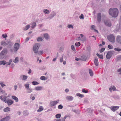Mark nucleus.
Returning <instances> with one entry per match:
<instances>
[{
  "mask_svg": "<svg viewBox=\"0 0 121 121\" xmlns=\"http://www.w3.org/2000/svg\"><path fill=\"white\" fill-rule=\"evenodd\" d=\"M109 14L112 16L114 17H116L118 15V11L117 8L110 9H109Z\"/></svg>",
  "mask_w": 121,
  "mask_h": 121,
  "instance_id": "1",
  "label": "nucleus"
},
{
  "mask_svg": "<svg viewBox=\"0 0 121 121\" xmlns=\"http://www.w3.org/2000/svg\"><path fill=\"white\" fill-rule=\"evenodd\" d=\"M40 45V44L39 43H36L34 45L33 50L35 53H37L38 52L39 48Z\"/></svg>",
  "mask_w": 121,
  "mask_h": 121,
  "instance_id": "2",
  "label": "nucleus"
},
{
  "mask_svg": "<svg viewBox=\"0 0 121 121\" xmlns=\"http://www.w3.org/2000/svg\"><path fill=\"white\" fill-rule=\"evenodd\" d=\"M107 38L110 42L113 43L115 41V39L114 35L112 34H110L107 36Z\"/></svg>",
  "mask_w": 121,
  "mask_h": 121,
  "instance_id": "3",
  "label": "nucleus"
},
{
  "mask_svg": "<svg viewBox=\"0 0 121 121\" xmlns=\"http://www.w3.org/2000/svg\"><path fill=\"white\" fill-rule=\"evenodd\" d=\"M7 50L6 49H4L0 53V59L2 60L4 57V55L6 54L7 52Z\"/></svg>",
  "mask_w": 121,
  "mask_h": 121,
  "instance_id": "4",
  "label": "nucleus"
},
{
  "mask_svg": "<svg viewBox=\"0 0 121 121\" xmlns=\"http://www.w3.org/2000/svg\"><path fill=\"white\" fill-rule=\"evenodd\" d=\"M80 35L81 36V38L80 37H78L76 39V40L78 41H79V40H81L82 41H86V38L84 37L82 39V38L83 37V35L82 34H80Z\"/></svg>",
  "mask_w": 121,
  "mask_h": 121,
  "instance_id": "5",
  "label": "nucleus"
},
{
  "mask_svg": "<svg viewBox=\"0 0 121 121\" xmlns=\"http://www.w3.org/2000/svg\"><path fill=\"white\" fill-rule=\"evenodd\" d=\"M59 100H57L56 101H52L50 102V104L51 106H53L56 104L57 103H59Z\"/></svg>",
  "mask_w": 121,
  "mask_h": 121,
  "instance_id": "6",
  "label": "nucleus"
},
{
  "mask_svg": "<svg viewBox=\"0 0 121 121\" xmlns=\"http://www.w3.org/2000/svg\"><path fill=\"white\" fill-rule=\"evenodd\" d=\"M19 44L18 43H15L14 45V51H16L19 49Z\"/></svg>",
  "mask_w": 121,
  "mask_h": 121,
  "instance_id": "7",
  "label": "nucleus"
},
{
  "mask_svg": "<svg viewBox=\"0 0 121 121\" xmlns=\"http://www.w3.org/2000/svg\"><path fill=\"white\" fill-rule=\"evenodd\" d=\"M119 107L117 106H112L111 107V110L113 112H114L117 110V109L119 108Z\"/></svg>",
  "mask_w": 121,
  "mask_h": 121,
  "instance_id": "8",
  "label": "nucleus"
},
{
  "mask_svg": "<svg viewBox=\"0 0 121 121\" xmlns=\"http://www.w3.org/2000/svg\"><path fill=\"white\" fill-rule=\"evenodd\" d=\"M13 103V101L11 99H9L5 103L7 104H8L9 106L10 105H12Z\"/></svg>",
  "mask_w": 121,
  "mask_h": 121,
  "instance_id": "9",
  "label": "nucleus"
},
{
  "mask_svg": "<svg viewBox=\"0 0 121 121\" xmlns=\"http://www.w3.org/2000/svg\"><path fill=\"white\" fill-rule=\"evenodd\" d=\"M112 55V54L111 52H108L106 56V57L107 59H109L110 58Z\"/></svg>",
  "mask_w": 121,
  "mask_h": 121,
  "instance_id": "10",
  "label": "nucleus"
},
{
  "mask_svg": "<svg viewBox=\"0 0 121 121\" xmlns=\"http://www.w3.org/2000/svg\"><path fill=\"white\" fill-rule=\"evenodd\" d=\"M116 41L117 42L121 44V36H118L116 38Z\"/></svg>",
  "mask_w": 121,
  "mask_h": 121,
  "instance_id": "11",
  "label": "nucleus"
},
{
  "mask_svg": "<svg viewBox=\"0 0 121 121\" xmlns=\"http://www.w3.org/2000/svg\"><path fill=\"white\" fill-rule=\"evenodd\" d=\"M9 117L7 116L4 118L1 119L0 120V121H7L9 120Z\"/></svg>",
  "mask_w": 121,
  "mask_h": 121,
  "instance_id": "12",
  "label": "nucleus"
},
{
  "mask_svg": "<svg viewBox=\"0 0 121 121\" xmlns=\"http://www.w3.org/2000/svg\"><path fill=\"white\" fill-rule=\"evenodd\" d=\"M97 18L98 21L100 22L101 18V14L100 13H98Z\"/></svg>",
  "mask_w": 121,
  "mask_h": 121,
  "instance_id": "13",
  "label": "nucleus"
},
{
  "mask_svg": "<svg viewBox=\"0 0 121 121\" xmlns=\"http://www.w3.org/2000/svg\"><path fill=\"white\" fill-rule=\"evenodd\" d=\"M8 97V96L7 97L5 96L3 98H2V96H1L0 97V98L1 100L5 102V103L6 102V101H7V100H6V99Z\"/></svg>",
  "mask_w": 121,
  "mask_h": 121,
  "instance_id": "14",
  "label": "nucleus"
},
{
  "mask_svg": "<svg viewBox=\"0 0 121 121\" xmlns=\"http://www.w3.org/2000/svg\"><path fill=\"white\" fill-rule=\"evenodd\" d=\"M105 24L107 26L110 27L111 26V23L108 21H107L104 22Z\"/></svg>",
  "mask_w": 121,
  "mask_h": 121,
  "instance_id": "15",
  "label": "nucleus"
},
{
  "mask_svg": "<svg viewBox=\"0 0 121 121\" xmlns=\"http://www.w3.org/2000/svg\"><path fill=\"white\" fill-rule=\"evenodd\" d=\"M66 98L69 101L72 100L73 99V98L71 96H67Z\"/></svg>",
  "mask_w": 121,
  "mask_h": 121,
  "instance_id": "16",
  "label": "nucleus"
},
{
  "mask_svg": "<svg viewBox=\"0 0 121 121\" xmlns=\"http://www.w3.org/2000/svg\"><path fill=\"white\" fill-rule=\"evenodd\" d=\"M94 63L95 65L96 66H98V61L97 58H95L94 61Z\"/></svg>",
  "mask_w": 121,
  "mask_h": 121,
  "instance_id": "17",
  "label": "nucleus"
},
{
  "mask_svg": "<svg viewBox=\"0 0 121 121\" xmlns=\"http://www.w3.org/2000/svg\"><path fill=\"white\" fill-rule=\"evenodd\" d=\"M109 90L110 91H111L112 90L113 91H117V90L115 86H113L109 88Z\"/></svg>",
  "mask_w": 121,
  "mask_h": 121,
  "instance_id": "18",
  "label": "nucleus"
},
{
  "mask_svg": "<svg viewBox=\"0 0 121 121\" xmlns=\"http://www.w3.org/2000/svg\"><path fill=\"white\" fill-rule=\"evenodd\" d=\"M12 98L13 99L15 100L16 102H17L18 101V98L15 96H12Z\"/></svg>",
  "mask_w": 121,
  "mask_h": 121,
  "instance_id": "19",
  "label": "nucleus"
},
{
  "mask_svg": "<svg viewBox=\"0 0 121 121\" xmlns=\"http://www.w3.org/2000/svg\"><path fill=\"white\" fill-rule=\"evenodd\" d=\"M10 110V108L8 107H7L4 109V111L5 112L9 111Z\"/></svg>",
  "mask_w": 121,
  "mask_h": 121,
  "instance_id": "20",
  "label": "nucleus"
},
{
  "mask_svg": "<svg viewBox=\"0 0 121 121\" xmlns=\"http://www.w3.org/2000/svg\"><path fill=\"white\" fill-rule=\"evenodd\" d=\"M6 62L5 60H1L0 61V65H4L6 63Z\"/></svg>",
  "mask_w": 121,
  "mask_h": 121,
  "instance_id": "21",
  "label": "nucleus"
},
{
  "mask_svg": "<svg viewBox=\"0 0 121 121\" xmlns=\"http://www.w3.org/2000/svg\"><path fill=\"white\" fill-rule=\"evenodd\" d=\"M47 79V78L43 76H42L40 78V79L42 80H46Z\"/></svg>",
  "mask_w": 121,
  "mask_h": 121,
  "instance_id": "22",
  "label": "nucleus"
},
{
  "mask_svg": "<svg viewBox=\"0 0 121 121\" xmlns=\"http://www.w3.org/2000/svg\"><path fill=\"white\" fill-rule=\"evenodd\" d=\"M43 110V108L42 107V106H40V107L39 109L37 110V112H40Z\"/></svg>",
  "mask_w": 121,
  "mask_h": 121,
  "instance_id": "23",
  "label": "nucleus"
},
{
  "mask_svg": "<svg viewBox=\"0 0 121 121\" xmlns=\"http://www.w3.org/2000/svg\"><path fill=\"white\" fill-rule=\"evenodd\" d=\"M18 57H16L15 59L13 60V62L14 63L18 62Z\"/></svg>",
  "mask_w": 121,
  "mask_h": 121,
  "instance_id": "24",
  "label": "nucleus"
},
{
  "mask_svg": "<svg viewBox=\"0 0 121 121\" xmlns=\"http://www.w3.org/2000/svg\"><path fill=\"white\" fill-rule=\"evenodd\" d=\"M42 88V87L41 86H37L35 88V89L37 90H41Z\"/></svg>",
  "mask_w": 121,
  "mask_h": 121,
  "instance_id": "25",
  "label": "nucleus"
},
{
  "mask_svg": "<svg viewBox=\"0 0 121 121\" xmlns=\"http://www.w3.org/2000/svg\"><path fill=\"white\" fill-rule=\"evenodd\" d=\"M96 55L100 59H103V55H99L98 53H97Z\"/></svg>",
  "mask_w": 121,
  "mask_h": 121,
  "instance_id": "26",
  "label": "nucleus"
},
{
  "mask_svg": "<svg viewBox=\"0 0 121 121\" xmlns=\"http://www.w3.org/2000/svg\"><path fill=\"white\" fill-rule=\"evenodd\" d=\"M43 12L45 14H48L50 12L47 9H45L43 10Z\"/></svg>",
  "mask_w": 121,
  "mask_h": 121,
  "instance_id": "27",
  "label": "nucleus"
},
{
  "mask_svg": "<svg viewBox=\"0 0 121 121\" xmlns=\"http://www.w3.org/2000/svg\"><path fill=\"white\" fill-rule=\"evenodd\" d=\"M32 84L34 85H35L38 84L39 83L36 81H33L32 82Z\"/></svg>",
  "mask_w": 121,
  "mask_h": 121,
  "instance_id": "28",
  "label": "nucleus"
},
{
  "mask_svg": "<svg viewBox=\"0 0 121 121\" xmlns=\"http://www.w3.org/2000/svg\"><path fill=\"white\" fill-rule=\"evenodd\" d=\"M44 38L46 39H48L49 38L48 35L47 34H44Z\"/></svg>",
  "mask_w": 121,
  "mask_h": 121,
  "instance_id": "29",
  "label": "nucleus"
},
{
  "mask_svg": "<svg viewBox=\"0 0 121 121\" xmlns=\"http://www.w3.org/2000/svg\"><path fill=\"white\" fill-rule=\"evenodd\" d=\"M23 78L22 80H26L27 78V76H25V75H23Z\"/></svg>",
  "mask_w": 121,
  "mask_h": 121,
  "instance_id": "30",
  "label": "nucleus"
},
{
  "mask_svg": "<svg viewBox=\"0 0 121 121\" xmlns=\"http://www.w3.org/2000/svg\"><path fill=\"white\" fill-rule=\"evenodd\" d=\"M75 45L77 47H79L80 45L81 44L79 42H77L75 43Z\"/></svg>",
  "mask_w": 121,
  "mask_h": 121,
  "instance_id": "31",
  "label": "nucleus"
},
{
  "mask_svg": "<svg viewBox=\"0 0 121 121\" xmlns=\"http://www.w3.org/2000/svg\"><path fill=\"white\" fill-rule=\"evenodd\" d=\"M30 27V26L29 25H27L26 26L24 30H28Z\"/></svg>",
  "mask_w": 121,
  "mask_h": 121,
  "instance_id": "32",
  "label": "nucleus"
},
{
  "mask_svg": "<svg viewBox=\"0 0 121 121\" xmlns=\"http://www.w3.org/2000/svg\"><path fill=\"white\" fill-rule=\"evenodd\" d=\"M61 116V115L60 114H57L56 115V117L57 118H60Z\"/></svg>",
  "mask_w": 121,
  "mask_h": 121,
  "instance_id": "33",
  "label": "nucleus"
},
{
  "mask_svg": "<svg viewBox=\"0 0 121 121\" xmlns=\"http://www.w3.org/2000/svg\"><path fill=\"white\" fill-rule=\"evenodd\" d=\"M114 50L118 52H119L121 51V49L120 48H114Z\"/></svg>",
  "mask_w": 121,
  "mask_h": 121,
  "instance_id": "34",
  "label": "nucleus"
},
{
  "mask_svg": "<svg viewBox=\"0 0 121 121\" xmlns=\"http://www.w3.org/2000/svg\"><path fill=\"white\" fill-rule=\"evenodd\" d=\"M89 72L91 76H92L93 75V73L91 69H89Z\"/></svg>",
  "mask_w": 121,
  "mask_h": 121,
  "instance_id": "35",
  "label": "nucleus"
},
{
  "mask_svg": "<svg viewBox=\"0 0 121 121\" xmlns=\"http://www.w3.org/2000/svg\"><path fill=\"white\" fill-rule=\"evenodd\" d=\"M37 40L38 41H42L43 39L41 37H39L37 38Z\"/></svg>",
  "mask_w": 121,
  "mask_h": 121,
  "instance_id": "36",
  "label": "nucleus"
},
{
  "mask_svg": "<svg viewBox=\"0 0 121 121\" xmlns=\"http://www.w3.org/2000/svg\"><path fill=\"white\" fill-rule=\"evenodd\" d=\"M77 95L80 97H84V95H83L81 94L80 93L77 94Z\"/></svg>",
  "mask_w": 121,
  "mask_h": 121,
  "instance_id": "37",
  "label": "nucleus"
},
{
  "mask_svg": "<svg viewBox=\"0 0 121 121\" xmlns=\"http://www.w3.org/2000/svg\"><path fill=\"white\" fill-rule=\"evenodd\" d=\"M105 48H102L99 50V52L100 53L103 52L105 50Z\"/></svg>",
  "mask_w": 121,
  "mask_h": 121,
  "instance_id": "38",
  "label": "nucleus"
},
{
  "mask_svg": "<svg viewBox=\"0 0 121 121\" xmlns=\"http://www.w3.org/2000/svg\"><path fill=\"white\" fill-rule=\"evenodd\" d=\"M1 44L2 45L4 46L6 45V43L5 41H2L1 43Z\"/></svg>",
  "mask_w": 121,
  "mask_h": 121,
  "instance_id": "39",
  "label": "nucleus"
},
{
  "mask_svg": "<svg viewBox=\"0 0 121 121\" xmlns=\"http://www.w3.org/2000/svg\"><path fill=\"white\" fill-rule=\"evenodd\" d=\"M36 24L35 22L33 23L32 24V26H31V28H33L35 27L36 26Z\"/></svg>",
  "mask_w": 121,
  "mask_h": 121,
  "instance_id": "40",
  "label": "nucleus"
},
{
  "mask_svg": "<svg viewBox=\"0 0 121 121\" xmlns=\"http://www.w3.org/2000/svg\"><path fill=\"white\" fill-rule=\"evenodd\" d=\"M108 47L110 49H112L113 48L112 46L110 45H109L108 46Z\"/></svg>",
  "mask_w": 121,
  "mask_h": 121,
  "instance_id": "41",
  "label": "nucleus"
},
{
  "mask_svg": "<svg viewBox=\"0 0 121 121\" xmlns=\"http://www.w3.org/2000/svg\"><path fill=\"white\" fill-rule=\"evenodd\" d=\"M29 85L28 84H26L25 85V87L27 88V89L29 88Z\"/></svg>",
  "mask_w": 121,
  "mask_h": 121,
  "instance_id": "42",
  "label": "nucleus"
},
{
  "mask_svg": "<svg viewBox=\"0 0 121 121\" xmlns=\"http://www.w3.org/2000/svg\"><path fill=\"white\" fill-rule=\"evenodd\" d=\"M58 108L59 109H61L63 107L61 105H58Z\"/></svg>",
  "mask_w": 121,
  "mask_h": 121,
  "instance_id": "43",
  "label": "nucleus"
},
{
  "mask_svg": "<svg viewBox=\"0 0 121 121\" xmlns=\"http://www.w3.org/2000/svg\"><path fill=\"white\" fill-rule=\"evenodd\" d=\"M2 36L3 38H5L7 37V35L6 34H3Z\"/></svg>",
  "mask_w": 121,
  "mask_h": 121,
  "instance_id": "44",
  "label": "nucleus"
},
{
  "mask_svg": "<svg viewBox=\"0 0 121 121\" xmlns=\"http://www.w3.org/2000/svg\"><path fill=\"white\" fill-rule=\"evenodd\" d=\"M27 90L28 92L29 93H30L32 92V89L29 88L27 89Z\"/></svg>",
  "mask_w": 121,
  "mask_h": 121,
  "instance_id": "45",
  "label": "nucleus"
},
{
  "mask_svg": "<svg viewBox=\"0 0 121 121\" xmlns=\"http://www.w3.org/2000/svg\"><path fill=\"white\" fill-rule=\"evenodd\" d=\"M68 28H73V26L71 25H69L68 26Z\"/></svg>",
  "mask_w": 121,
  "mask_h": 121,
  "instance_id": "46",
  "label": "nucleus"
},
{
  "mask_svg": "<svg viewBox=\"0 0 121 121\" xmlns=\"http://www.w3.org/2000/svg\"><path fill=\"white\" fill-rule=\"evenodd\" d=\"M0 84L1 86L2 87H3L4 86H5V85L3 84V82H0Z\"/></svg>",
  "mask_w": 121,
  "mask_h": 121,
  "instance_id": "47",
  "label": "nucleus"
},
{
  "mask_svg": "<svg viewBox=\"0 0 121 121\" xmlns=\"http://www.w3.org/2000/svg\"><path fill=\"white\" fill-rule=\"evenodd\" d=\"M82 91L83 92H84L85 93H86L88 92V91H86L85 89H82Z\"/></svg>",
  "mask_w": 121,
  "mask_h": 121,
  "instance_id": "48",
  "label": "nucleus"
},
{
  "mask_svg": "<svg viewBox=\"0 0 121 121\" xmlns=\"http://www.w3.org/2000/svg\"><path fill=\"white\" fill-rule=\"evenodd\" d=\"M71 48L72 49L73 51H75V48L74 47V46L72 45L71 46Z\"/></svg>",
  "mask_w": 121,
  "mask_h": 121,
  "instance_id": "49",
  "label": "nucleus"
},
{
  "mask_svg": "<svg viewBox=\"0 0 121 121\" xmlns=\"http://www.w3.org/2000/svg\"><path fill=\"white\" fill-rule=\"evenodd\" d=\"M63 56L61 57L60 59V61L61 62H62L63 61Z\"/></svg>",
  "mask_w": 121,
  "mask_h": 121,
  "instance_id": "50",
  "label": "nucleus"
},
{
  "mask_svg": "<svg viewBox=\"0 0 121 121\" xmlns=\"http://www.w3.org/2000/svg\"><path fill=\"white\" fill-rule=\"evenodd\" d=\"M80 19H84V16L82 14L80 17Z\"/></svg>",
  "mask_w": 121,
  "mask_h": 121,
  "instance_id": "51",
  "label": "nucleus"
},
{
  "mask_svg": "<svg viewBox=\"0 0 121 121\" xmlns=\"http://www.w3.org/2000/svg\"><path fill=\"white\" fill-rule=\"evenodd\" d=\"M95 26L94 25H92L91 26V28L92 29H94L95 28Z\"/></svg>",
  "mask_w": 121,
  "mask_h": 121,
  "instance_id": "52",
  "label": "nucleus"
},
{
  "mask_svg": "<svg viewBox=\"0 0 121 121\" xmlns=\"http://www.w3.org/2000/svg\"><path fill=\"white\" fill-rule=\"evenodd\" d=\"M15 89L16 90L17 88V85H15L14 86Z\"/></svg>",
  "mask_w": 121,
  "mask_h": 121,
  "instance_id": "53",
  "label": "nucleus"
},
{
  "mask_svg": "<svg viewBox=\"0 0 121 121\" xmlns=\"http://www.w3.org/2000/svg\"><path fill=\"white\" fill-rule=\"evenodd\" d=\"M31 72V70L30 69H29V71L28 72V73H30Z\"/></svg>",
  "mask_w": 121,
  "mask_h": 121,
  "instance_id": "54",
  "label": "nucleus"
},
{
  "mask_svg": "<svg viewBox=\"0 0 121 121\" xmlns=\"http://www.w3.org/2000/svg\"><path fill=\"white\" fill-rule=\"evenodd\" d=\"M102 44L103 45L105 44V42H104V41H102Z\"/></svg>",
  "mask_w": 121,
  "mask_h": 121,
  "instance_id": "55",
  "label": "nucleus"
},
{
  "mask_svg": "<svg viewBox=\"0 0 121 121\" xmlns=\"http://www.w3.org/2000/svg\"><path fill=\"white\" fill-rule=\"evenodd\" d=\"M65 91L66 92H68L69 91V90L68 89H66L65 90Z\"/></svg>",
  "mask_w": 121,
  "mask_h": 121,
  "instance_id": "56",
  "label": "nucleus"
},
{
  "mask_svg": "<svg viewBox=\"0 0 121 121\" xmlns=\"http://www.w3.org/2000/svg\"><path fill=\"white\" fill-rule=\"evenodd\" d=\"M121 71V68L117 70L118 72H119Z\"/></svg>",
  "mask_w": 121,
  "mask_h": 121,
  "instance_id": "57",
  "label": "nucleus"
},
{
  "mask_svg": "<svg viewBox=\"0 0 121 121\" xmlns=\"http://www.w3.org/2000/svg\"><path fill=\"white\" fill-rule=\"evenodd\" d=\"M63 64L64 65L65 64H66V61H63Z\"/></svg>",
  "mask_w": 121,
  "mask_h": 121,
  "instance_id": "58",
  "label": "nucleus"
},
{
  "mask_svg": "<svg viewBox=\"0 0 121 121\" xmlns=\"http://www.w3.org/2000/svg\"><path fill=\"white\" fill-rule=\"evenodd\" d=\"M75 60H77V61H78V60H79V59L77 57H76L75 58Z\"/></svg>",
  "mask_w": 121,
  "mask_h": 121,
  "instance_id": "59",
  "label": "nucleus"
},
{
  "mask_svg": "<svg viewBox=\"0 0 121 121\" xmlns=\"http://www.w3.org/2000/svg\"><path fill=\"white\" fill-rule=\"evenodd\" d=\"M3 90L1 89H0V91L1 92H3Z\"/></svg>",
  "mask_w": 121,
  "mask_h": 121,
  "instance_id": "60",
  "label": "nucleus"
},
{
  "mask_svg": "<svg viewBox=\"0 0 121 121\" xmlns=\"http://www.w3.org/2000/svg\"><path fill=\"white\" fill-rule=\"evenodd\" d=\"M56 58H54L53 59V61H55L56 60Z\"/></svg>",
  "mask_w": 121,
  "mask_h": 121,
  "instance_id": "61",
  "label": "nucleus"
},
{
  "mask_svg": "<svg viewBox=\"0 0 121 121\" xmlns=\"http://www.w3.org/2000/svg\"><path fill=\"white\" fill-rule=\"evenodd\" d=\"M94 30L95 31H96V32H97L98 33V31L94 29Z\"/></svg>",
  "mask_w": 121,
  "mask_h": 121,
  "instance_id": "62",
  "label": "nucleus"
},
{
  "mask_svg": "<svg viewBox=\"0 0 121 121\" xmlns=\"http://www.w3.org/2000/svg\"><path fill=\"white\" fill-rule=\"evenodd\" d=\"M35 99V97H32V100H34Z\"/></svg>",
  "mask_w": 121,
  "mask_h": 121,
  "instance_id": "63",
  "label": "nucleus"
},
{
  "mask_svg": "<svg viewBox=\"0 0 121 121\" xmlns=\"http://www.w3.org/2000/svg\"><path fill=\"white\" fill-rule=\"evenodd\" d=\"M56 120V121H61V120L60 119L59 120H57V119H55Z\"/></svg>",
  "mask_w": 121,
  "mask_h": 121,
  "instance_id": "64",
  "label": "nucleus"
}]
</instances>
